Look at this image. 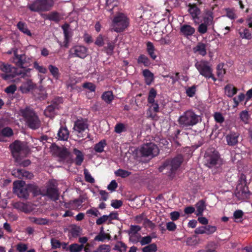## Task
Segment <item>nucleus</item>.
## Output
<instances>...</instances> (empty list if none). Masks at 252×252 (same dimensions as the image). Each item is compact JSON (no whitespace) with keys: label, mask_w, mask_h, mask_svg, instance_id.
<instances>
[{"label":"nucleus","mask_w":252,"mask_h":252,"mask_svg":"<svg viewBox=\"0 0 252 252\" xmlns=\"http://www.w3.org/2000/svg\"><path fill=\"white\" fill-rule=\"evenodd\" d=\"M195 207L196 208V215L197 216L202 215L203 212L205 209L204 202L202 200H201L195 204Z\"/></svg>","instance_id":"33"},{"label":"nucleus","mask_w":252,"mask_h":252,"mask_svg":"<svg viewBox=\"0 0 252 252\" xmlns=\"http://www.w3.org/2000/svg\"><path fill=\"white\" fill-rule=\"evenodd\" d=\"M224 91L225 94L228 97H231L236 94L237 89L232 85H227L225 86Z\"/></svg>","instance_id":"26"},{"label":"nucleus","mask_w":252,"mask_h":252,"mask_svg":"<svg viewBox=\"0 0 252 252\" xmlns=\"http://www.w3.org/2000/svg\"><path fill=\"white\" fill-rule=\"evenodd\" d=\"M203 19L204 23L210 26H213L214 22L212 11L208 10H205L203 14Z\"/></svg>","instance_id":"20"},{"label":"nucleus","mask_w":252,"mask_h":252,"mask_svg":"<svg viewBox=\"0 0 252 252\" xmlns=\"http://www.w3.org/2000/svg\"><path fill=\"white\" fill-rule=\"evenodd\" d=\"M0 69L2 71L5 73L10 72L12 71L13 69L14 70V68L12 67L11 65L2 63H0Z\"/></svg>","instance_id":"46"},{"label":"nucleus","mask_w":252,"mask_h":252,"mask_svg":"<svg viewBox=\"0 0 252 252\" xmlns=\"http://www.w3.org/2000/svg\"><path fill=\"white\" fill-rule=\"evenodd\" d=\"M110 239V236L108 234L105 233L103 231V228L101 229V232L96 236L94 238V240L98 241H104L105 239L109 240Z\"/></svg>","instance_id":"35"},{"label":"nucleus","mask_w":252,"mask_h":252,"mask_svg":"<svg viewBox=\"0 0 252 252\" xmlns=\"http://www.w3.org/2000/svg\"><path fill=\"white\" fill-rule=\"evenodd\" d=\"M244 213L242 210H238L234 212L233 217L236 220V221H238L239 220L242 218Z\"/></svg>","instance_id":"60"},{"label":"nucleus","mask_w":252,"mask_h":252,"mask_svg":"<svg viewBox=\"0 0 252 252\" xmlns=\"http://www.w3.org/2000/svg\"><path fill=\"white\" fill-rule=\"evenodd\" d=\"M17 27L23 33L29 36H32V34L30 31L28 29L27 25L26 23L19 22L17 24Z\"/></svg>","instance_id":"25"},{"label":"nucleus","mask_w":252,"mask_h":252,"mask_svg":"<svg viewBox=\"0 0 252 252\" xmlns=\"http://www.w3.org/2000/svg\"><path fill=\"white\" fill-rule=\"evenodd\" d=\"M88 125L85 120H78L74 124L73 129L74 131L79 137H83L87 132Z\"/></svg>","instance_id":"12"},{"label":"nucleus","mask_w":252,"mask_h":252,"mask_svg":"<svg viewBox=\"0 0 252 252\" xmlns=\"http://www.w3.org/2000/svg\"><path fill=\"white\" fill-rule=\"evenodd\" d=\"M195 67L200 75L206 78H212L214 81L216 80L213 74V69L209 63L205 60L197 61L195 63Z\"/></svg>","instance_id":"6"},{"label":"nucleus","mask_w":252,"mask_h":252,"mask_svg":"<svg viewBox=\"0 0 252 252\" xmlns=\"http://www.w3.org/2000/svg\"><path fill=\"white\" fill-rule=\"evenodd\" d=\"M126 130L125 125L122 123L117 124L115 127V131L117 133H120Z\"/></svg>","instance_id":"54"},{"label":"nucleus","mask_w":252,"mask_h":252,"mask_svg":"<svg viewBox=\"0 0 252 252\" xmlns=\"http://www.w3.org/2000/svg\"><path fill=\"white\" fill-rule=\"evenodd\" d=\"M241 179L243 180V183L239 184L237 186L235 193L236 196L239 200H243L246 198L248 196V193L249 192L248 188L246 184L245 176H242Z\"/></svg>","instance_id":"11"},{"label":"nucleus","mask_w":252,"mask_h":252,"mask_svg":"<svg viewBox=\"0 0 252 252\" xmlns=\"http://www.w3.org/2000/svg\"><path fill=\"white\" fill-rule=\"evenodd\" d=\"M138 152L144 157H152L157 156L159 152L158 147L153 143L143 144L138 149Z\"/></svg>","instance_id":"9"},{"label":"nucleus","mask_w":252,"mask_h":252,"mask_svg":"<svg viewBox=\"0 0 252 252\" xmlns=\"http://www.w3.org/2000/svg\"><path fill=\"white\" fill-rule=\"evenodd\" d=\"M53 0H36L29 5L31 10L35 12L46 11L49 10L53 6Z\"/></svg>","instance_id":"8"},{"label":"nucleus","mask_w":252,"mask_h":252,"mask_svg":"<svg viewBox=\"0 0 252 252\" xmlns=\"http://www.w3.org/2000/svg\"><path fill=\"white\" fill-rule=\"evenodd\" d=\"M240 118L241 120L245 124H248L249 122L250 116L247 111L244 110L240 113Z\"/></svg>","instance_id":"42"},{"label":"nucleus","mask_w":252,"mask_h":252,"mask_svg":"<svg viewBox=\"0 0 252 252\" xmlns=\"http://www.w3.org/2000/svg\"><path fill=\"white\" fill-rule=\"evenodd\" d=\"M33 67L39 72L45 74L47 72V69L43 65H40L37 62H34L33 63Z\"/></svg>","instance_id":"47"},{"label":"nucleus","mask_w":252,"mask_h":252,"mask_svg":"<svg viewBox=\"0 0 252 252\" xmlns=\"http://www.w3.org/2000/svg\"><path fill=\"white\" fill-rule=\"evenodd\" d=\"M226 16L231 19H235L237 17L236 14L235 13V11L233 9H226Z\"/></svg>","instance_id":"62"},{"label":"nucleus","mask_w":252,"mask_h":252,"mask_svg":"<svg viewBox=\"0 0 252 252\" xmlns=\"http://www.w3.org/2000/svg\"><path fill=\"white\" fill-rule=\"evenodd\" d=\"M206 234L210 235L214 233L217 230V227L213 225H207L205 226Z\"/></svg>","instance_id":"56"},{"label":"nucleus","mask_w":252,"mask_h":252,"mask_svg":"<svg viewBox=\"0 0 252 252\" xmlns=\"http://www.w3.org/2000/svg\"><path fill=\"white\" fill-rule=\"evenodd\" d=\"M34 87V85L31 80H27L22 82L19 88L20 91L23 94H27Z\"/></svg>","instance_id":"17"},{"label":"nucleus","mask_w":252,"mask_h":252,"mask_svg":"<svg viewBox=\"0 0 252 252\" xmlns=\"http://www.w3.org/2000/svg\"><path fill=\"white\" fill-rule=\"evenodd\" d=\"M56 106L53 105H49L44 111L45 115L47 117H52L55 110Z\"/></svg>","instance_id":"45"},{"label":"nucleus","mask_w":252,"mask_h":252,"mask_svg":"<svg viewBox=\"0 0 252 252\" xmlns=\"http://www.w3.org/2000/svg\"><path fill=\"white\" fill-rule=\"evenodd\" d=\"M105 145V141L104 140H102L95 145L94 149L95 152L101 153L103 151V149Z\"/></svg>","instance_id":"44"},{"label":"nucleus","mask_w":252,"mask_h":252,"mask_svg":"<svg viewBox=\"0 0 252 252\" xmlns=\"http://www.w3.org/2000/svg\"><path fill=\"white\" fill-rule=\"evenodd\" d=\"M74 153L76 155V158L75 159V163L77 165H81L84 160V156L81 151L77 149L74 150Z\"/></svg>","instance_id":"32"},{"label":"nucleus","mask_w":252,"mask_h":252,"mask_svg":"<svg viewBox=\"0 0 252 252\" xmlns=\"http://www.w3.org/2000/svg\"><path fill=\"white\" fill-rule=\"evenodd\" d=\"M123 202L120 200H112L111 205L115 209H118L122 206Z\"/></svg>","instance_id":"61"},{"label":"nucleus","mask_w":252,"mask_h":252,"mask_svg":"<svg viewBox=\"0 0 252 252\" xmlns=\"http://www.w3.org/2000/svg\"><path fill=\"white\" fill-rule=\"evenodd\" d=\"M157 91L154 88H151L150 90L148 97V104L156 102L155 100V98L157 95Z\"/></svg>","instance_id":"36"},{"label":"nucleus","mask_w":252,"mask_h":252,"mask_svg":"<svg viewBox=\"0 0 252 252\" xmlns=\"http://www.w3.org/2000/svg\"><path fill=\"white\" fill-rule=\"evenodd\" d=\"M237 31L242 38L248 40L252 38V33L248 29L241 27L237 29Z\"/></svg>","instance_id":"19"},{"label":"nucleus","mask_w":252,"mask_h":252,"mask_svg":"<svg viewBox=\"0 0 252 252\" xmlns=\"http://www.w3.org/2000/svg\"><path fill=\"white\" fill-rule=\"evenodd\" d=\"M204 159L205 164L209 167H212L221 162L218 152L215 150L207 151Z\"/></svg>","instance_id":"10"},{"label":"nucleus","mask_w":252,"mask_h":252,"mask_svg":"<svg viewBox=\"0 0 252 252\" xmlns=\"http://www.w3.org/2000/svg\"><path fill=\"white\" fill-rule=\"evenodd\" d=\"M118 1L115 0H106V9L108 11L111 12L113 9L118 5Z\"/></svg>","instance_id":"38"},{"label":"nucleus","mask_w":252,"mask_h":252,"mask_svg":"<svg viewBox=\"0 0 252 252\" xmlns=\"http://www.w3.org/2000/svg\"><path fill=\"white\" fill-rule=\"evenodd\" d=\"M84 248L83 245H79L77 243H73L71 244L67 248V251H69L70 252H80Z\"/></svg>","instance_id":"29"},{"label":"nucleus","mask_w":252,"mask_h":252,"mask_svg":"<svg viewBox=\"0 0 252 252\" xmlns=\"http://www.w3.org/2000/svg\"><path fill=\"white\" fill-rule=\"evenodd\" d=\"M14 206L15 208L22 211L23 212H26L27 211V206L25 204L22 203V202H17L15 203L14 205Z\"/></svg>","instance_id":"57"},{"label":"nucleus","mask_w":252,"mask_h":252,"mask_svg":"<svg viewBox=\"0 0 252 252\" xmlns=\"http://www.w3.org/2000/svg\"><path fill=\"white\" fill-rule=\"evenodd\" d=\"M183 160V157L181 155L178 156L171 160L166 161L159 167V170L172 177L174 172L180 166Z\"/></svg>","instance_id":"1"},{"label":"nucleus","mask_w":252,"mask_h":252,"mask_svg":"<svg viewBox=\"0 0 252 252\" xmlns=\"http://www.w3.org/2000/svg\"><path fill=\"white\" fill-rule=\"evenodd\" d=\"M25 182L23 181H16L13 183V192L19 197L27 198L29 196V190H32L36 188V187L32 185H29L25 186Z\"/></svg>","instance_id":"3"},{"label":"nucleus","mask_w":252,"mask_h":252,"mask_svg":"<svg viewBox=\"0 0 252 252\" xmlns=\"http://www.w3.org/2000/svg\"><path fill=\"white\" fill-rule=\"evenodd\" d=\"M69 53L71 57H76L84 59L88 55V49L84 46L76 45L70 49Z\"/></svg>","instance_id":"13"},{"label":"nucleus","mask_w":252,"mask_h":252,"mask_svg":"<svg viewBox=\"0 0 252 252\" xmlns=\"http://www.w3.org/2000/svg\"><path fill=\"white\" fill-rule=\"evenodd\" d=\"M85 180L87 182L93 183L94 182V179L91 176L90 173L88 172V170L85 169L84 170Z\"/></svg>","instance_id":"55"},{"label":"nucleus","mask_w":252,"mask_h":252,"mask_svg":"<svg viewBox=\"0 0 252 252\" xmlns=\"http://www.w3.org/2000/svg\"><path fill=\"white\" fill-rule=\"evenodd\" d=\"M12 174L15 177L19 179H31L33 177L32 173L28 171H26L24 169H14L12 171Z\"/></svg>","instance_id":"15"},{"label":"nucleus","mask_w":252,"mask_h":252,"mask_svg":"<svg viewBox=\"0 0 252 252\" xmlns=\"http://www.w3.org/2000/svg\"><path fill=\"white\" fill-rule=\"evenodd\" d=\"M13 54L14 55L13 62L17 65L22 66L25 63V56L24 55H18L17 50H13Z\"/></svg>","instance_id":"22"},{"label":"nucleus","mask_w":252,"mask_h":252,"mask_svg":"<svg viewBox=\"0 0 252 252\" xmlns=\"http://www.w3.org/2000/svg\"><path fill=\"white\" fill-rule=\"evenodd\" d=\"M59 139L67 140L69 137V132L66 127H61L58 133Z\"/></svg>","instance_id":"24"},{"label":"nucleus","mask_w":252,"mask_h":252,"mask_svg":"<svg viewBox=\"0 0 252 252\" xmlns=\"http://www.w3.org/2000/svg\"><path fill=\"white\" fill-rule=\"evenodd\" d=\"M137 62L139 63H142L145 66L149 65L151 63L149 59L145 55H140L137 60Z\"/></svg>","instance_id":"39"},{"label":"nucleus","mask_w":252,"mask_h":252,"mask_svg":"<svg viewBox=\"0 0 252 252\" xmlns=\"http://www.w3.org/2000/svg\"><path fill=\"white\" fill-rule=\"evenodd\" d=\"M239 134L237 133L231 132L226 136L227 144L229 146H234L238 142Z\"/></svg>","instance_id":"18"},{"label":"nucleus","mask_w":252,"mask_h":252,"mask_svg":"<svg viewBox=\"0 0 252 252\" xmlns=\"http://www.w3.org/2000/svg\"><path fill=\"white\" fill-rule=\"evenodd\" d=\"M142 74L144 77L146 84L148 85L151 84L154 79L153 73L148 69H145L143 71Z\"/></svg>","instance_id":"23"},{"label":"nucleus","mask_w":252,"mask_h":252,"mask_svg":"<svg viewBox=\"0 0 252 252\" xmlns=\"http://www.w3.org/2000/svg\"><path fill=\"white\" fill-rule=\"evenodd\" d=\"M47 194L53 200L58 199L59 194L57 190L54 188H49L47 190Z\"/></svg>","instance_id":"30"},{"label":"nucleus","mask_w":252,"mask_h":252,"mask_svg":"<svg viewBox=\"0 0 252 252\" xmlns=\"http://www.w3.org/2000/svg\"><path fill=\"white\" fill-rule=\"evenodd\" d=\"M126 245L121 242H117L114 248V250H118L120 252L126 251Z\"/></svg>","instance_id":"53"},{"label":"nucleus","mask_w":252,"mask_h":252,"mask_svg":"<svg viewBox=\"0 0 252 252\" xmlns=\"http://www.w3.org/2000/svg\"><path fill=\"white\" fill-rule=\"evenodd\" d=\"M1 133L3 135L8 137L13 134V131L10 128L6 127L2 129Z\"/></svg>","instance_id":"64"},{"label":"nucleus","mask_w":252,"mask_h":252,"mask_svg":"<svg viewBox=\"0 0 252 252\" xmlns=\"http://www.w3.org/2000/svg\"><path fill=\"white\" fill-rule=\"evenodd\" d=\"M129 22L127 17L123 13H119L113 19L112 27L116 32H121L128 26Z\"/></svg>","instance_id":"7"},{"label":"nucleus","mask_w":252,"mask_h":252,"mask_svg":"<svg viewBox=\"0 0 252 252\" xmlns=\"http://www.w3.org/2000/svg\"><path fill=\"white\" fill-rule=\"evenodd\" d=\"M209 26H210L209 25L203 22L199 25L197 31L201 34L205 33L207 31L208 27Z\"/></svg>","instance_id":"50"},{"label":"nucleus","mask_w":252,"mask_h":252,"mask_svg":"<svg viewBox=\"0 0 252 252\" xmlns=\"http://www.w3.org/2000/svg\"><path fill=\"white\" fill-rule=\"evenodd\" d=\"M16 249L19 252H25L28 249V245L23 243H19L16 245Z\"/></svg>","instance_id":"52"},{"label":"nucleus","mask_w":252,"mask_h":252,"mask_svg":"<svg viewBox=\"0 0 252 252\" xmlns=\"http://www.w3.org/2000/svg\"><path fill=\"white\" fill-rule=\"evenodd\" d=\"M28 126L32 129H36L40 126V123L37 116L31 109L26 108L20 111Z\"/></svg>","instance_id":"2"},{"label":"nucleus","mask_w":252,"mask_h":252,"mask_svg":"<svg viewBox=\"0 0 252 252\" xmlns=\"http://www.w3.org/2000/svg\"><path fill=\"white\" fill-rule=\"evenodd\" d=\"M245 97V95L243 93L240 94L237 97H234L233 99L234 103V104L233 106V107H237L239 103L244 100Z\"/></svg>","instance_id":"43"},{"label":"nucleus","mask_w":252,"mask_h":252,"mask_svg":"<svg viewBox=\"0 0 252 252\" xmlns=\"http://www.w3.org/2000/svg\"><path fill=\"white\" fill-rule=\"evenodd\" d=\"M152 241V237L150 236H147L142 237L140 240V244L142 246L149 244Z\"/></svg>","instance_id":"63"},{"label":"nucleus","mask_w":252,"mask_h":252,"mask_svg":"<svg viewBox=\"0 0 252 252\" xmlns=\"http://www.w3.org/2000/svg\"><path fill=\"white\" fill-rule=\"evenodd\" d=\"M195 32L194 28L189 25L184 24L180 27V32L182 35L186 37L192 35Z\"/></svg>","instance_id":"16"},{"label":"nucleus","mask_w":252,"mask_h":252,"mask_svg":"<svg viewBox=\"0 0 252 252\" xmlns=\"http://www.w3.org/2000/svg\"><path fill=\"white\" fill-rule=\"evenodd\" d=\"M141 229V227L138 225H131L129 231V234L131 236L135 234Z\"/></svg>","instance_id":"58"},{"label":"nucleus","mask_w":252,"mask_h":252,"mask_svg":"<svg viewBox=\"0 0 252 252\" xmlns=\"http://www.w3.org/2000/svg\"><path fill=\"white\" fill-rule=\"evenodd\" d=\"M82 86L83 88L88 89L91 92H94L95 90V86L92 83H85L83 84Z\"/></svg>","instance_id":"59"},{"label":"nucleus","mask_w":252,"mask_h":252,"mask_svg":"<svg viewBox=\"0 0 252 252\" xmlns=\"http://www.w3.org/2000/svg\"><path fill=\"white\" fill-rule=\"evenodd\" d=\"M115 174L117 176L126 178L130 175V172L127 170L119 169L115 172Z\"/></svg>","instance_id":"41"},{"label":"nucleus","mask_w":252,"mask_h":252,"mask_svg":"<svg viewBox=\"0 0 252 252\" xmlns=\"http://www.w3.org/2000/svg\"><path fill=\"white\" fill-rule=\"evenodd\" d=\"M157 250L156 244L153 243L143 248L142 251L143 252H156Z\"/></svg>","instance_id":"37"},{"label":"nucleus","mask_w":252,"mask_h":252,"mask_svg":"<svg viewBox=\"0 0 252 252\" xmlns=\"http://www.w3.org/2000/svg\"><path fill=\"white\" fill-rule=\"evenodd\" d=\"M13 157L17 162H20L21 157L26 156L29 152L27 145L19 141H15L10 145Z\"/></svg>","instance_id":"4"},{"label":"nucleus","mask_w":252,"mask_h":252,"mask_svg":"<svg viewBox=\"0 0 252 252\" xmlns=\"http://www.w3.org/2000/svg\"><path fill=\"white\" fill-rule=\"evenodd\" d=\"M111 247L109 245H101L93 252H110Z\"/></svg>","instance_id":"40"},{"label":"nucleus","mask_w":252,"mask_h":252,"mask_svg":"<svg viewBox=\"0 0 252 252\" xmlns=\"http://www.w3.org/2000/svg\"><path fill=\"white\" fill-rule=\"evenodd\" d=\"M155 50L153 44L151 42H148L147 43V50L151 58L153 60H155L157 58V56L155 53Z\"/></svg>","instance_id":"31"},{"label":"nucleus","mask_w":252,"mask_h":252,"mask_svg":"<svg viewBox=\"0 0 252 252\" xmlns=\"http://www.w3.org/2000/svg\"><path fill=\"white\" fill-rule=\"evenodd\" d=\"M81 229L79 226H74L70 230V233L73 237H77L81 234Z\"/></svg>","instance_id":"49"},{"label":"nucleus","mask_w":252,"mask_h":252,"mask_svg":"<svg viewBox=\"0 0 252 252\" xmlns=\"http://www.w3.org/2000/svg\"><path fill=\"white\" fill-rule=\"evenodd\" d=\"M193 52L194 53L198 54L202 56L206 54V45L202 42H199L193 48Z\"/></svg>","instance_id":"21"},{"label":"nucleus","mask_w":252,"mask_h":252,"mask_svg":"<svg viewBox=\"0 0 252 252\" xmlns=\"http://www.w3.org/2000/svg\"><path fill=\"white\" fill-rule=\"evenodd\" d=\"M62 29L63 30V33L64 35V42H65V46L67 47L68 40L71 36L70 32L69 29V25L68 24H64L62 26Z\"/></svg>","instance_id":"28"},{"label":"nucleus","mask_w":252,"mask_h":252,"mask_svg":"<svg viewBox=\"0 0 252 252\" xmlns=\"http://www.w3.org/2000/svg\"><path fill=\"white\" fill-rule=\"evenodd\" d=\"M114 98V96L111 91L105 92L101 95L102 99L107 104L111 103Z\"/></svg>","instance_id":"27"},{"label":"nucleus","mask_w":252,"mask_h":252,"mask_svg":"<svg viewBox=\"0 0 252 252\" xmlns=\"http://www.w3.org/2000/svg\"><path fill=\"white\" fill-rule=\"evenodd\" d=\"M49 69L52 75L56 79L58 78L60 76L59 69L52 65L49 66Z\"/></svg>","instance_id":"48"},{"label":"nucleus","mask_w":252,"mask_h":252,"mask_svg":"<svg viewBox=\"0 0 252 252\" xmlns=\"http://www.w3.org/2000/svg\"><path fill=\"white\" fill-rule=\"evenodd\" d=\"M188 11L190 14L194 23H198L199 16L200 14V10L197 7L196 3L190 4L188 5Z\"/></svg>","instance_id":"14"},{"label":"nucleus","mask_w":252,"mask_h":252,"mask_svg":"<svg viewBox=\"0 0 252 252\" xmlns=\"http://www.w3.org/2000/svg\"><path fill=\"white\" fill-rule=\"evenodd\" d=\"M225 71L223 69V64L220 63L217 67V73L219 77L222 78L225 74Z\"/></svg>","instance_id":"51"},{"label":"nucleus","mask_w":252,"mask_h":252,"mask_svg":"<svg viewBox=\"0 0 252 252\" xmlns=\"http://www.w3.org/2000/svg\"><path fill=\"white\" fill-rule=\"evenodd\" d=\"M31 220L33 222L39 225H46L50 223V220L46 218L33 217L31 219Z\"/></svg>","instance_id":"34"},{"label":"nucleus","mask_w":252,"mask_h":252,"mask_svg":"<svg viewBox=\"0 0 252 252\" xmlns=\"http://www.w3.org/2000/svg\"><path fill=\"white\" fill-rule=\"evenodd\" d=\"M199 117L191 110L184 112L179 118L178 122L182 127L193 126L198 123Z\"/></svg>","instance_id":"5"}]
</instances>
